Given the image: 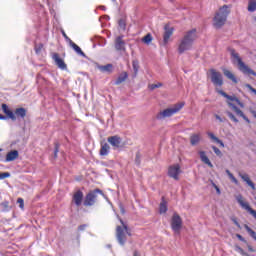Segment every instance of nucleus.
<instances>
[{
    "label": "nucleus",
    "instance_id": "f257e3e1",
    "mask_svg": "<svg viewBox=\"0 0 256 256\" xmlns=\"http://www.w3.org/2000/svg\"><path fill=\"white\" fill-rule=\"evenodd\" d=\"M195 39H197V30H189L179 42L178 53L183 55L185 51H191V49H193V43H195Z\"/></svg>",
    "mask_w": 256,
    "mask_h": 256
},
{
    "label": "nucleus",
    "instance_id": "f03ea898",
    "mask_svg": "<svg viewBox=\"0 0 256 256\" xmlns=\"http://www.w3.org/2000/svg\"><path fill=\"white\" fill-rule=\"evenodd\" d=\"M228 51L231 55L232 63H237L238 69L239 71H241V73H243L244 75H253L254 77H256V72L253 69L249 68V66H247L245 62H243V60L239 56V53H237L235 49L228 48Z\"/></svg>",
    "mask_w": 256,
    "mask_h": 256
},
{
    "label": "nucleus",
    "instance_id": "7ed1b4c3",
    "mask_svg": "<svg viewBox=\"0 0 256 256\" xmlns=\"http://www.w3.org/2000/svg\"><path fill=\"white\" fill-rule=\"evenodd\" d=\"M229 13H231V10L229 9L228 5L220 7L213 19L214 27H216V29H221V27L225 25L227 22V17H229Z\"/></svg>",
    "mask_w": 256,
    "mask_h": 256
},
{
    "label": "nucleus",
    "instance_id": "20e7f679",
    "mask_svg": "<svg viewBox=\"0 0 256 256\" xmlns=\"http://www.w3.org/2000/svg\"><path fill=\"white\" fill-rule=\"evenodd\" d=\"M183 107H185V103H183V102L175 104L171 108H167V109H164L163 111H160L156 115V119L158 121H163V119L173 117V115H176V113H179L183 109Z\"/></svg>",
    "mask_w": 256,
    "mask_h": 256
},
{
    "label": "nucleus",
    "instance_id": "39448f33",
    "mask_svg": "<svg viewBox=\"0 0 256 256\" xmlns=\"http://www.w3.org/2000/svg\"><path fill=\"white\" fill-rule=\"evenodd\" d=\"M118 219H119L122 227L117 226V228H116V239H117L119 245L123 246L127 242V235L131 236V232H129V227L127 226V224H125L123 219L119 218V216H118Z\"/></svg>",
    "mask_w": 256,
    "mask_h": 256
},
{
    "label": "nucleus",
    "instance_id": "423d86ee",
    "mask_svg": "<svg viewBox=\"0 0 256 256\" xmlns=\"http://www.w3.org/2000/svg\"><path fill=\"white\" fill-rule=\"evenodd\" d=\"M99 195H103V191L99 188L87 193L83 201L84 207H93V205L97 203V197H99Z\"/></svg>",
    "mask_w": 256,
    "mask_h": 256
},
{
    "label": "nucleus",
    "instance_id": "0eeeda50",
    "mask_svg": "<svg viewBox=\"0 0 256 256\" xmlns=\"http://www.w3.org/2000/svg\"><path fill=\"white\" fill-rule=\"evenodd\" d=\"M181 227H183V220L179 214L175 213L171 219V229L176 235L181 233Z\"/></svg>",
    "mask_w": 256,
    "mask_h": 256
},
{
    "label": "nucleus",
    "instance_id": "6e6552de",
    "mask_svg": "<svg viewBox=\"0 0 256 256\" xmlns=\"http://www.w3.org/2000/svg\"><path fill=\"white\" fill-rule=\"evenodd\" d=\"M236 201H237V203H239V205H240V207H242V209H245L246 211H248V213H250V215L253 216L254 219H256V211L253 208H251L249 203H247L243 200V195H241V194L237 195Z\"/></svg>",
    "mask_w": 256,
    "mask_h": 256
},
{
    "label": "nucleus",
    "instance_id": "1a4fd4ad",
    "mask_svg": "<svg viewBox=\"0 0 256 256\" xmlns=\"http://www.w3.org/2000/svg\"><path fill=\"white\" fill-rule=\"evenodd\" d=\"M211 73V81L215 87L223 86V75L220 72L216 71L215 69L210 70Z\"/></svg>",
    "mask_w": 256,
    "mask_h": 256
},
{
    "label": "nucleus",
    "instance_id": "9d476101",
    "mask_svg": "<svg viewBox=\"0 0 256 256\" xmlns=\"http://www.w3.org/2000/svg\"><path fill=\"white\" fill-rule=\"evenodd\" d=\"M181 173V166L179 164H175L173 166H170L168 169V175L169 177H172V179H175L176 181L179 180V174Z\"/></svg>",
    "mask_w": 256,
    "mask_h": 256
},
{
    "label": "nucleus",
    "instance_id": "9b49d317",
    "mask_svg": "<svg viewBox=\"0 0 256 256\" xmlns=\"http://www.w3.org/2000/svg\"><path fill=\"white\" fill-rule=\"evenodd\" d=\"M218 93H219V95H222V97H225V99H228V101H235V103H237V105H239V107H241V109H243L245 107V104H243V102L239 101V98H237L235 96H231L223 90H218Z\"/></svg>",
    "mask_w": 256,
    "mask_h": 256
},
{
    "label": "nucleus",
    "instance_id": "f8f14e48",
    "mask_svg": "<svg viewBox=\"0 0 256 256\" xmlns=\"http://www.w3.org/2000/svg\"><path fill=\"white\" fill-rule=\"evenodd\" d=\"M107 141L113 147V149H120L123 140L121 137L114 135L108 137Z\"/></svg>",
    "mask_w": 256,
    "mask_h": 256
},
{
    "label": "nucleus",
    "instance_id": "ddd939ff",
    "mask_svg": "<svg viewBox=\"0 0 256 256\" xmlns=\"http://www.w3.org/2000/svg\"><path fill=\"white\" fill-rule=\"evenodd\" d=\"M227 104L231 107V109H233V111H235L236 115H238L239 117H242V119H244L246 123H251V120H249V118L245 115V113H243V111H241V109H239V107H237L235 104H233L230 101H228Z\"/></svg>",
    "mask_w": 256,
    "mask_h": 256
},
{
    "label": "nucleus",
    "instance_id": "4468645a",
    "mask_svg": "<svg viewBox=\"0 0 256 256\" xmlns=\"http://www.w3.org/2000/svg\"><path fill=\"white\" fill-rule=\"evenodd\" d=\"M52 59L55 62V65H57V67L59 69H61L62 71H66L67 64H65V61L63 59H61V57H59V55L57 53H54L52 55Z\"/></svg>",
    "mask_w": 256,
    "mask_h": 256
},
{
    "label": "nucleus",
    "instance_id": "2eb2a0df",
    "mask_svg": "<svg viewBox=\"0 0 256 256\" xmlns=\"http://www.w3.org/2000/svg\"><path fill=\"white\" fill-rule=\"evenodd\" d=\"M72 201L74 205H76V207H81V205L83 204V191H76L72 197Z\"/></svg>",
    "mask_w": 256,
    "mask_h": 256
},
{
    "label": "nucleus",
    "instance_id": "dca6fc26",
    "mask_svg": "<svg viewBox=\"0 0 256 256\" xmlns=\"http://www.w3.org/2000/svg\"><path fill=\"white\" fill-rule=\"evenodd\" d=\"M238 176L242 179V181H244L245 183H247V185L249 187H251V189L253 191H255V183H253V181H251V178H249V174L245 173V172H238Z\"/></svg>",
    "mask_w": 256,
    "mask_h": 256
},
{
    "label": "nucleus",
    "instance_id": "f3484780",
    "mask_svg": "<svg viewBox=\"0 0 256 256\" xmlns=\"http://www.w3.org/2000/svg\"><path fill=\"white\" fill-rule=\"evenodd\" d=\"M114 47L116 51H125V40H123V36L116 37Z\"/></svg>",
    "mask_w": 256,
    "mask_h": 256
},
{
    "label": "nucleus",
    "instance_id": "a211bd4d",
    "mask_svg": "<svg viewBox=\"0 0 256 256\" xmlns=\"http://www.w3.org/2000/svg\"><path fill=\"white\" fill-rule=\"evenodd\" d=\"M2 111L7 115L8 119H11V121H17V116H15V113L9 109V106L7 104H2Z\"/></svg>",
    "mask_w": 256,
    "mask_h": 256
},
{
    "label": "nucleus",
    "instance_id": "6ab92c4d",
    "mask_svg": "<svg viewBox=\"0 0 256 256\" xmlns=\"http://www.w3.org/2000/svg\"><path fill=\"white\" fill-rule=\"evenodd\" d=\"M165 32L163 36V43L167 45L169 43V39H171V35H173V28L165 26Z\"/></svg>",
    "mask_w": 256,
    "mask_h": 256
},
{
    "label": "nucleus",
    "instance_id": "aec40b11",
    "mask_svg": "<svg viewBox=\"0 0 256 256\" xmlns=\"http://www.w3.org/2000/svg\"><path fill=\"white\" fill-rule=\"evenodd\" d=\"M17 157H19V151L17 150H13L7 153L6 155V163H9L11 161H15V159H17Z\"/></svg>",
    "mask_w": 256,
    "mask_h": 256
},
{
    "label": "nucleus",
    "instance_id": "412c9836",
    "mask_svg": "<svg viewBox=\"0 0 256 256\" xmlns=\"http://www.w3.org/2000/svg\"><path fill=\"white\" fill-rule=\"evenodd\" d=\"M199 155L202 163H205V165H208V167L213 168V163H211V160H209V157H207L205 151H200Z\"/></svg>",
    "mask_w": 256,
    "mask_h": 256
},
{
    "label": "nucleus",
    "instance_id": "4be33fe9",
    "mask_svg": "<svg viewBox=\"0 0 256 256\" xmlns=\"http://www.w3.org/2000/svg\"><path fill=\"white\" fill-rule=\"evenodd\" d=\"M14 115L16 118L20 117V119H25V117H27V109L23 107L16 108Z\"/></svg>",
    "mask_w": 256,
    "mask_h": 256
},
{
    "label": "nucleus",
    "instance_id": "5701e85b",
    "mask_svg": "<svg viewBox=\"0 0 256 256\" xmlns=\"http://www.w3.org/2000/svg\"><path fill=\"white\" fill-rule=\"evenodd\" d=\"M98 69L102 73H113V64L99 65Z\"/></svg>",
    "mask_w": 256,
    "mask_h": 256
},
{
    "label": "nucleus",
    "instance_id": "b1692460",
    "mask_svg": "<svg viewBox=\"0 0 256 256\" xmlns=\"http://www.w3.org/2000/svg\"><path fill=\"white\" fill-rule=\"evenodd\" d=\"M110 149H111V147L109 146V144H107V143L102 144L101 148H100V155L102 157L109 155Z\"/></svg>",
    "mask_w": 256,
    "mask_h": 256
},
{
    "label": "nucleus",
    "instance_id": "393cba45",
    "mask_svg": "<svg viewBox=\"0 0 256 256\" xmlns=\"http://www.w3.org/2000/svg\"><path fill=\"white\" fill-rule=\"evenodd\" d=\"M70 47H72V49H74V51L77 53V55H80L81 57H85V52H83V50H81V47L77 46V44H75V42L70 41Z\"/></svg>",
    "mask_w": 256,
    "mask_h": 256
},
{
    "label": "nucleus",
    "instance_id": "a878e982",
    "mask_svg": "<svg viewBox=\"0 0 256 256\" xmlns=\"http://www.w3.org/2000/svg\"><path fill=\"white\" fill-rule=\"evenodd\" d=\"M129 77V74L127 72L121 73L118 78L115 81V85H121V83H124V81H127V78Z\"/></svg>",
    "mask_w": 256,
    "mask_h": 256
},
{
    "label": "nucleus",
    "instance_id": "bb28decb",
    "mask_svg": "<svg viewBox=\"0 0 256 256\" xmlns=\"http://www.w3.org/2000/svg\"><path fill=\"white\" fill-rule=\"evenodd\" d=\"M200 141H201V134H192L190 136L191 145L195 146V145L199 144Z\"/></svg>",
    "mask_w": 256,
    "mask_h": 256
},
{
    "label": "nucleus",
    "instance_id": "cd10ccee",
    "mask_svg": "<svg viewBox=\"0 0 256 256\" xmlns=\"http://www.w3.org/2000/svg\"><path fill=\"white\" fill-rule=\"evenodd\" d=\"M224 75H225V77L230 79V81H233V83H237V77H235V75L233 73H231V71L224 70Z\"/></svg>",
    "mask_w": 256,
    "mask_h": 256
},
{
    "label": "nucleus",
    "instance_id": "c85d7f7f",
    "mask_svg": "<svg viewBox=\"0 0 256 256\" xmlns=\"http://www.w3.org/2000/svg\"><path fill=\"white\" fill-rule=\"evenodd\" d=\"M248 11H249V13H255V11H256V0H250L248 2Z\"/></svg>",
    "mask_w": 256,
    "mask_h": 256
},
{
    "label": "nucleus",
    "instance_id": "c756f323",
    "mask_svg": "<svg viewBox=\"0 0 256 256\" xmlns=\"http://www.w3.org/2000/svg\"><path fill=\"white\" fill-rule=\"evenodd\" d=\"M159 213H167V202H165V200H162V202L160 203Z\"/></svg>",
    "mask_w": 256,
    "mask_h": 256
},
{
    "label": "nucleus",
    "instance_id": "7c9ffc66",
    "mask_svg": "<svg viewBox=\"0 0 256 256\" xmlns=\"http://www.w3.org/2000/svg\"><path fill=\"white\" fill-rule=\"evenodd\" d=\"M132 67H133L134 75L137 76V73H139V61L134 60L132 62Z\"/></svg>",
    "mask_w": 256,
    "mask_h": 256
},
{
    "label": "nucleus",
    "instance_id": "2f4dec72",
    "mask_svg": "<svg viewBox=\"0 0 256 256\" xmlns=\"http://www.w3.org/2000/svg\"><path fill=\"white\" fill-rule=\"evenodd\" d=\"M142 41L143 43H146V45H149V43L153 41V36L148 33L146 36L143 37Z\"/></svg>",
    "mask_w": 256,
    "mask_h": 256
},
{
    "label": "nucleus",
    "instance_id": "473e14b6",
    "mask_svg": "<svg viewBox=\"0 0 256 256\" xmlns=\"http://www.w3.org/2000/svg\"><path fill=\"white\" fill-rule=\"evenodd\" d=\"M244 229H246L247 233H249V235L254 238L256 236V233L253 229H251V227H249V225L245 224L244 225Z\"/></svg>",
    "mask_w": 256,
    "mask_h": 256
},
{
    "label": "nucleus",
    "instance_id": "72a5a7b5",
    "mask_svg": "<svg viewBox=\"0 0 256 256\" xmlns=\"http://www.w3.org/2000/svg\"><path fill=\"white\" fill-rule=\"evenodd\" d=\"M226 115L231 119V121H234V123H239V119H237V117H235V115L230 111H226Z\"/></svg>",
    "mask_w": 256,
    "mask_h": 256
},
{
    "label": "nucleus",
    "instance_id": "f704fd0d",
    "mask_svg": "<svg viewBox=\"0 0 256 256\" xmlns=\"http://www.w3.org/2000/svg\"><path fill=\"white\" fill-rule=\"evenodd\" d=\"M159 87H163V83H157V84H150L149 85V90L154 91V89H159Z\"/></svg>",
    "mask_w": 256,
    "mask_h": 256
},
{
    "label": "nucleus",
    "instance_id": "c9c22d12",
    "mask_svg": "<svg viewBox=\"0 0 256 256\" xmlns=\"http://www.w3.org/2000/svg\"><path fill=\"white\" fill-rule=\"evenodd\" d=\"M118 25L120 27V29H122V31H125L126 27H127V24L125 23V20L124 19H120L118 21Z\"/></svg>",
    "mask_w": 256,
    "mask_h": 256
},
{
    "label": "nucleus",
    "instance_id": "e433bc0d",
    "mask_svg": "<svg viewBox=\"0 0 256 256\" xmlns=\"http://www.w3.org/2000/svg\"><path fill=\"white\" fill-rule=\"evenodd\" d=\"M42 50H43V44H36L35 45V53L37 55H39V53H41Z\"/></svg>",
    "mask_w": 256,
    "mask_h": 256
},
{
    "label": "nucleus",
    "instance_id": "4c0bfd02",
    "mask_svg": "<svg viewBox=\"0 0 256 256\" xmlns=\"http://www.w3.org/2000/svg\"><path fill=\"white\" fill-rule=\"evenodd\" d=\"M212 149H213L215 155H217L218 157H221V155H223L221 150L219 148H217V146H212Z\"/></svg>",
    "mask_w": 256,
    "mask_h": 256
},
{
    "label": "nucleus",
    "instance_id": "58836bf2",
    "mask_svg": "<svg viewBox=\"0 0 256 256\" xmlns=\"http://www.w3.org/2000/svg\"><path fill=\"white\" fill-rule=\"evenodd\" d=\"M7 177H11V173L9 172L0 173V180L7 179Z\"/></svg>",
    "mask_w": 256,
    "mask_h": 256
},
{
    "label": "nucleus",
    "instance_id": "ea45409f",
    "mask_svg": "<svg viewBox=\"0 0 256 256\" xmlns=\"http://www.w3.org/2000/svg\"><path fill=\"white\" fill-rule=\"evenodd\" d=\"M207 135L210 137V139H212V141L216 142L219 139L217 136H215V134H213V132H208Z\"/></svg>",
    "mask_w": 256,
    "mask_h": 256
},
{
    "label": "nucleus",
    "instance_id": "a19ab883",
    "mask_svg": "<svg viewBox=\"0 0 256 256\" xmlns=\"http://www.w3.org/2000/svg\"><path fill=\"white\" fill-rule=\"evenodd\" d=\"M229 179H231L232 183H234V185H239V180H237V178H235V176L232 174L229 176Z\"/></svg>",
    "mask_w": 256,
    "mask_h": 256
},
{
    "label": "nucleus",
    "instance_id": "79ce46f5",
    "mask_svg": "<svg viewBox=\"0 0 256 256\" xmlns=\"http://www.w3.org/2000/svg\"><path fill=\"white\" fill-rule=\"evenodd\" d=\"M17 203H19L20 209H23V207H25V201L23 200V198H18Z\"/></svg>",
    "mask_w": 256,
    "mask_h": 256
},
{
    "label": "nucleus",
    "instance_id": "37998d69",
    "mask_svg": "<svg viewBox=\"0 0 256 256\" xmlns=\"http://www.w3.org/2000/svg\"><path fill=\"white\" fill-rule=\"evenodd\" d=\"M62 35L64 37V39H66V41L69 42V45L71 44V41H73L72 39L69 38V36H67V34L65 33V31H62Z\"/></svg>",
    "mask_w": 256,
    "mask_h": 256
},
{
    "label": "nucleus",
    "instance_id": "c03bdc74",
    "mask_svg": "<svg viewBox=\"0 0 256 256\" xmlns=\"http://www.w3.org/2000/svg\"><path fill=\"white\" fill-rule=\"evenodd\" d=\"M245 87H247V89H249V90H250L252 93H254V95H255L256 89L253 88V86H251V84H245Z\"/></svg>",
    "mask_w": 256,
    "mask_h": 256
},
{
    "label": "nucleus",
    "instance_id": "a18cd8bd",
    "mask_svg": "<svg viewBox=\"0 0 256 256\" xmlns=\"http://www.w3.org/2000/svg\"><path fill=\"white\" fill-rule=\"evenodd\" d=\"M57 153H59V143L55 144L54 157L57 158Z\"/></svg>",
    "mask_w": 256,
    "mask_h": 256
},
{
    "label": "nucleus",
    "instance_id": "49530a36",
    "mask_svg": "<svg viewBox=\"0 0 256 256\" xmlns=\"http://www.w3.org/2000/svg\"><path fill=\"white\" fill-rule=\"evenodd\" d=\"M215 143H217L218 145H220V147H225V143H223V140H221V139H217V141L215 142Z\"/></svg>",
    "mask_w": 256,
    "mask_h": 256
},
{
    "label": "nucleus",
    "instance_id": "de8ad7c7",
    "mask_svg": "<svg viewBox=\"0 0 256 256\" xmlns=\"http://www.w3.org/2000/svg\"><path fill=\"white\" fill-rule=\"evenodd\" d=\"M232 221H233L234 225H236V227H238V229H241V224H239L237 219L233 218Z\"/></svg>",
    "mask_w": 256,
    "mask_h": 256
},
{
    "label": "nucleus",
    "instance_id": "09e8293b",
    "mask_svg": "<svg viewBox=\"0 0 256 256\" xmlns=\"http://www.w3.org/2000/svg\"><path fill=\"white\" fill-rule=\"evenodd\" d=\"M85 229H87V224H83L78 227V231H85Z\"/></svg>",
    "mask_w": 256,
    "mask_h": 256
},
{
    "label": "nucleus",
    "instance_id": "8fccbe9b",
    "mask_svg": "<svg viewBox=\"0 0 256 256\" xmlns=\"http://www.w3.org/2000/svg\"><path fill=\"white\" fill-rule=\"evenodd\" d=\"M237 251L240 252L241 255H247V253H245V250H243V248L238 247Z\"/></svg>",
    "mask_w": 256,
    "mask_h": 256
},
{
    "label": "nucleus",
    "instance_id": "3c124183",
    "mask_svg": "<svg viewBox=\"0 0 256 256\" xmlns=\"http://www.w3.org/2000/svg\"><path fill=\"white\" fill-rule=\"evenodd\" d=\"M236 237L237 239H239V241H242L243 243H245V238H243L241 234H236Z\"/></svg>",
    "mask_w": 256,
    "mask_h": 256
},
{
    "label": "nucleus",
    "instance_id": "603ef678",
    "mask_svg": "<svg viewBox=\"0 0 256 256\" xmlns=\"http://www.w3.org/2000/svg\"><path fill=\"white\" fill-rule=\"evenodd\" d=\"M120 212L122 213V215H125V207L122 205V204H120Z\"/></svg>",
    "mask_w": 256,
    "mask_h": 256
},
{
    "label": "nucleus",
    "instance_id": "864d4df0",
    "mask_svg": "<svg viewBox=\"0 0 256 256\" xmlns=\"http://www.w3.org/2000/svg\"><path fill=\"white\" fill-rule=\"evenodd\" d=\"M215 118L220 122V123H223V118H221V116L219 115H215Z\"/></svg>",
    "mask_w": 256,
    "mask_h": 256
},
{
    "label": "nucleus",
    "instance_id": "5fc2aeb1",
    "mask_svg": "<svg viewBox=\"0 0 256 256\" xmlns=\"http://www.w3.org/2000/svg\"><path fill=\"white\" fill-rule=\"evenodd\" d=\"M214 189L216 190L217 195H221V189H219V186H215Z\"/></svg>",
    "mask_w": 256,
    "mask_h": 256
},
{
    "label": "nucleus",
    "instance_id": "6e6d98bb",
    "mask_svg": "<svg viewBox=\"0 0 256 256\" xmlns=\"http://www.w3.org/2000/svg\"><path fill=\"white\" fill-rule=\"evenodd\" d=\"M7 116L0 114V121H6Z\"/></svg>",
    "mask_w": 256,
    "mask_h": 256
},
{
    "label": "nucleus",
    "instance_id": "4d7b16f0",
    "mask_svg": "<svg viewBox=\"0 0 256 256\" xmlns=\"http://www.w3.org/2000/svg\"><path fill=\"white\" fill-rule=\"evenodd\" d=\"M251 115L256 119V111L255 110H250Z\"/></svg>",
    "mask_w": 256,
    "mask_h": 256
},
{
    "label": "nucleus",
    "instance_id": "13d9d810",
    "mask_svg": "<svg viewBox=\"0 0 256 256\" xmlns=\"http://www.w3.org/2000/svg\"><path fill=\"white\" fill-rule=\"evenodd\" d=\"M226 174L228 175V177H231V175H233V173H231V171L226 170Z\"/></svg>",
    "mask_w": 256,
    "mask_h": 256
},
{
    "label": "nucleus",
    "instance_id": "bf43d9fd",
    "mask_svg": "<svg viewBox=\"0 0 256 256\" xmlns=\"http://www.w3.org/2000/svg\"><path fill=\"white\" fill-rule=\"evenodd\" d=\"M248 251H250L251 253H253V251H255V250L253 249V247L248 246Z\"/></svg>",
    "mask_w": 256,
    "mask_h": 256
},
{
    "label": "nucleus",
    "instance_id": "052dcab7",
    "mask_svg": "<svg viewBox=\"0 0 256 256\" xmlns=\"http://www.w3.org/2000/svg\"><path fill=\"white\" fill-rule=\"evenodd\" d=\"M211 185H212V187H214V189H215V187H217V184H215V182H213V180H211Z\"/></svg>",
    "mask_w": 256,
    "mask_h": 256
},
{
    "label": "nucleus",
    "instance_id": "680f3d73",
    "mask_svg": "<svg viewBox=\"0 0 256 256\" xmlns=\"http://www.w3.org/2000/svg\"><path fill=\"white\" fill-rule=\"evenodd\" d=\"M136 163L139 165V154L136 155Z\"/></svg>",
    "mask_w": 256,
    "mask_h": 256
},
{
    "label": "nucleus",
    "instance_id": "e2e57ef3",
    "mask_svg": "<svg viewBox=\"0 0 256 256\" xmlns=\"http://www.w3.org/2000/svg\"><path fill=\"white\" fill-rule=\"evenodd\" d=\"M3 150L0 148V152H2Z\"/></svg>",
    "mask_w": 256,
    "mask_h": 256
}]
</instances>
